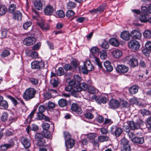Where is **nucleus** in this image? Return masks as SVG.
Returning <instances> with one entry per match:
<instances>
[{
	"mask_svg": "<svg viewBox=\"0 0 151 151\" xmlns=\"http://www.w3.org/2000/svg\"><path fill=\"white\" fill-rule=\"evenodd\" d=\"M51 134L50 132L47 130H44L42 134L37 133L35 136V138L37 141V143L40 146H43L45 144L46 141L45 138H48L50 137Z\"/></svg>",
	"mask_w": 151,
	"mask_h": 151,
	"instance_id": "obj_1",
	"label": "nucleus"
},
{
	"mask_svg": "<svg viewBox=\"0 0 151 151\" xmlns=\"http://www.w3.org/2000/svg\"><path fill=\"white\" fill-rule=\"evenodd\" d=\"M88 88L87 85L84 83H80L76 86H74L72 91V94L76 97H77L78 96V92L82 90L86 91Z\"/></svg>",
	"mask_w": 151,
	"mask_h": 151,
	"instance_id": "obj_2",
	"label": "nucleus"
},
{
	"mask_svg": "<svg viewBox=\"0 0 151 151\" xmlns=\"http://www.w3.org/2000/svg\"><path fill=\"white\" fill-rule=\"evenodd\" d=\"M36 93L35 90L33 88H29L27 89L23 94V99L28 101L33 98Z\"/></svg>",
	"mask_w": 151,
	"mask_h": 151,
	"instance_id": "obj_3",
	"label": "nucleus"
},
{
	"mask_svg": "<svg viewBox=\"0 0 151 151\" xmlns=\"http://www.w3.org/2000/svg\"><path fill=\"white\" fill-rule=\"evenodd\" d=\"M80 70L83 73L87 74L88 71H91L94 69L93 66L89 60H87L84 63L83 65L79 67Z\"/></svg>",
	"mask_w": 151,
	"mask_h": 151,
	"instance_id": "obj_4",
	"label": "nucleus"
},
{
	"mask_svg": "<svg viewBox=\"0 0 151 151\" xmlns=\"http://www.w3.org/2000/svg\"><path fill=\"white\" fill-rule=\"evenodd\" d=\"M90 58L92 61L95 60L97 57L99 56V49L96 46L92 47L90 50Z\"/></svg>",
	"mask_w": 151,
	"mask_h": 151,
	"instance_id": "obj_5",
	"label": "nucleus"
},
{
	"mask_svg": "<svg viewBox=\"0 0 151 151\" xmlns=\"http://www.w3.org/2000/svg\"><path fill=\"white\" fill-rule=\"evenodd\" d=\"M130 35L133 40H140L142 36V34L139 29H135L131 32Z\"/></svg>",
	"mask_w": 151,
	"mask_h": 151,
	"instance_id": "obj_6",
	"label": "nucleus"
},
{
	"mask_svg": "<svg viewBox=\"0 0 151 151\" xmlns=\"http://www.w3.org/2000/svg\"><path fill=\"white\" fill-rule=\"evenodd\" d=\"M128 46L131 49L137 50L139 48L140 45L138 41L135 40H132L128 43Z\"/></svg>",
	"mask_w": 151,
	"mask_h": 151,
	"instance_id": "obj_7",
	"label": "nucleus"
},
{
	"mask_svg": "<svg viewBox=\"0 0 151 151\" xmlns=\"http://www.w3.org/2000/svg\"><path fill=\"white\" fill-rule=\"evenodd\" d=\"M36 41V39L32 37H29L25 38L23 43L24 45L27 46H29L34 44Z\"/></svg>",
	"mask_w": 151,
	"mask_h": 151,
	"instance_id": "obj_8",
	"label": "nucleus"
},
{
	"mask_svg": "<svg viewBox=\"0 0 151 151\" xmlns=\"http://www.w3.org/2000/svg\"><path fill=\"white\" fill-rule=\"evenodd\" d=\"M93 98L99 104H105L107 101V98L104 96H93Z\"/></svg>",
	"mask_w": 151,
	"mask_h": 151,
	"instance_id": "obj_9",
	"label": "nucleus"
},
{
	"mask_svg": "<svg viewBox=\"0 0 151 151\" xmlns=\"http://www.w3.org/2000/svg\"><path fill=\"white\" fill-rule=\"evenodd\" d=\"M54 9L50 5H47L44 9V12L45 15L51 16L54 13Z\"/></svg>",
	"mask_w": 151,
	"mask_h": 151,
	"instance_id": "obj_10",
	"label": "nucleus"
},
{
	"mask_svg": "<svg viewBox=\"0 0 151 151\" xmlns=\"http://www.w3.org/2000/svg\"><path fill=\"white\" fill-rule=\"evenodd\" d=\"M31 67L32 69H38L40 67H44L43 63L41 61H35L32 62L31 64Z\"/></svg>",
	"mask_w": 151,
	"mask_h": 151,
	"instance_id": "obj_11",
	"label": "nucleus"
},
{
	"mask_svg": "<svg viewBox=\"0 0 151 151\" xmlns=\"http://www.w3.org/2000/svg\"><path fill=\"white\" fill-rule=\"evenodd\" d=\"M111 132L116 137H119L122 132V129L120 128L113 127L111 128Z\"/></svg>",
	"mask_w": 151,
	"mask_h": 151,
	"instance_id": "obj_12",
	"label": "nucleus"
},
{
	"mask_svg": "<svg viewBox=\"0 0 151 151\" xmlns=\"http://www.w3.org/2000/svg\"><path fill=\"white\" fill-rule=\"evenodd\" d=\"M93 110V108L91 106L88 107V108L86 109V111L84 114V116L86 118L88 119H92L93 117V115L92 114Z\"/></svg>",
	"mask_w": 151,
	"mask_h": 151,
	"instance_id": "obj_13",
	"label": "nucleus"
},
{
	"mask_svg": "<svg viewBox=\"0 0 151 151\" xmlns=\"http://www.w3.org/2000/svg\"><path fill=\"white\" fill-rule=\"evenodd\" d=\"M119 103L118 101L114 99H111L109 103V106L112 109H114L119 107Z\"/></svg>",
	"mask_w": 151,
	"mask_h": 151,
	"instance_id": "obj_14",
	"label": "nucleus"
},
{
	"mask_svg": "<svg viewBox=\"0 0 151 151\" xmlns=\"http://www.w3.org/2000/svg\"><path fill=\"white\" fill-rule=\"evenodd\" d=\"M20 141L24 147L26 148H28L30 147L31 146L30 142L26 137H21Z\"/></svg>",
	"mask_w": 151,
	"mask_h": 151,
	"instance_id": "obj_15",
	"label": "nucleus"
},
{
	"mask_svg": "<svg viewBox=\"0 0 151 151\" xmlns=\"http://www.w3.org/2000/svg\"><path fill=\"white\" fill-rule=\"evenodd\" d=\"M111 55L114 58L118 59L122 56V53L120 50L117 49L112 51Z\"/></svg>",
	"mask_w": 151,
	"mask_h": 151,
	"instance_id": "obj_16",
	"label": "nucleus"
},
{
	"mask_svg": "<svg viewBox=\"0 0 151 151\" xmlns=\"http://www.w3.org/2000/svg\"><path fill=\"white\" fill-rule=\"evenodd\" d=\"M120 37L122 39L126 41H128L130 40L131 36L128 31H124L121 33Z\"/></svg>",
	"mask_w": 151,
	"mask_h": 151,
	"instance_id": "obj_17",
	"label": "nucleus"
},
{
	"mask_svg": "<svg viewBox=\"0 0 151 151\" xmlns=\"http://www.w3.org/2000/svg\"><path fill=\"white\" fill-rule=\"evenodd\" d=\"M71 110L78 114L82 113V110L81 108L76 104H73L71 105Z\"/></svg>",
	"mask_w": 151,
	"mask_h": 151,
	"instance_id": "obj_18",
	"label": "nucleus"
},
{
	"mask_svg": "<svg viewBox=\"0 0 151 151\" xmlns=\"http://www.w3.org/2000/svg\"><path fill=\"white\" fill-rule=\"evenodd\" d=\"M116 71L119 73H126L128 70V68L124 65H118L116 68Z\"/></svg>",
	"mask_w": 151,
	"mask_h": 151,
	"instance_id": "obj_19",
	"label": "nucleus"
},
{
	"mask_svg": "<svg viewBox=\"0 0 151 151\" xmlns=\"http://www.w3.org/2000/svg\"><path fill=\"white\" fill-rule=\"evenodd\" d=\"M75 140L73 139H70L65 141V145L67 149H70L74 145Z\"/></svg>",
	"mask_w": 151,
	"mask_h": 151,
	"instance_id": "obj_20",
	"label": "nucleus"
},
{
	"mask_svg": "<svg viewBox=\"0 0 151 151\" xmlns=\"http://www.w3.org/2000/svg\"><path fill=\"white\" fill-rule=\"evenodd\" d=\"M128 124L129 126L131 129L132 130H135L139 129L140 127V125L138 123H135L133 121H130L128 122Z\"/></svg>",
	"mask_w": 151,
	"mask_h": 151,
	"instance_id": "obj_21",
	"label": "nucleus"
},
{
	"mask_svg": "<svg viewBox=\"0 0 151 151\" xmlns=\"http://www.w3.org/2000/svg\"><path fill=\"white\" fill-rule=\"evenodd\" d=\"M149 18L150 16L148 13H146V14H141L139 19L141 22L145 23L148 21Z\"/></svg>",
	"mask_w": 151,
	"mask_h": 151,
	"instance_id": "obj_22",
	"label": "nucleus"
},
{
	"mask_svg": "<svg viewBox=\"0 0 151 151\" xmlns=\"http://www.w3.org/2000/svg\"><path fill=\"white\" fill-rule=\"evenodd\" d=\"M121 148L130 147L129 141L125 138H123L121 139Z\"/></svg>",
	"mask_w": 151,
	"mask_h": 151,
	"instance_id": "obj_23",
	"label": "nucleus"
},
{
	"mask_svg": "<svg viewBox=\"0 0 151 151\" xmlns=\"http://www.w3.org/2000/svg\"><path fill=\"white\" fill-rule=\"evenodd\" d=\"M104 65L108 72L111 71L113 69L112 66L111 65L110 62L108 61H106L104 63Z\"/></svg>",
	"mask_w": 151,
	"mask_h": 151,
	"instance_id": "obj_24",
	"label": "nucleus"
},
{
	"mask_svg": "<svg viewBox=\"0 0 151 151\" xmlns=\"http://www.w3.org/2000/svg\"><path fill=\"white\" fill-rule=\"evenodd\" d=\"M129 64L132 67H134L138 65V61L137 59L132 57L129 61Z\"/></svg>",
	"mask_w": 151,
	"mask_h": 151,
	"instance_id": "obj_25",
	"label": "nucleus"
},
{
	"mask_svg": "<svg viewBox=\"0 0 151 151\" xmlns=\"http://www.w3.org/2000/svg\"><path fill=\"white\" fill-rule=\"evenodd\" d=\"M132 142L134 143L142 144L144 142V138L143 137H135L132 139Z\"/></svg>",
	"mask_w": 151,
	"mask_h": 151,
	"instance_id": "obj_26",
	"label": "nucleus"
},
{
	"mask_svg": "<svg viewBox=\"0 0 151 151\" xmlns=\"http://www.w3.org/2000/svg\"><path fill=\"white\" fill-rule=\"evenodd\" d=\"M22 16V13L19 11H17L14 14L13 18L17 20H21Z\"/></svg>",
	"mask_w": 151,
	"mask_h": 151,
	"instance_id": "obj_27",
	"label": "nucleus"
},
{
	"mask_svg": "<svg viewBox=\"0 0 151 151\" xmlns=\"http://www.w3.org/2000/svg\"><path fill=\"white\" fill-rule=\"evenodd\" d=\"M7 11V9L4 5H0V16L4 15Z\"/></svg>",
	"mask_w": 151,
	"mask_h": 151,
	"instance_id": "obj_28",
	"label": "nucleus"
},
{
	"mask_svg": "<svg viewBox=\"0 0 151 151\" xmlns=\"http://www.w3.org/2000/svg\"><path fill=\"white\" fill-rule=\"evenodd\" d=\"M34 5L36 9L40 10L42 9V4L40 0H37L34 2Z\"/></svg>",
	"mask_w": 151,
	"mask_h": 151,
	"instance_id": "obj_29",
	"label": "nucleus"
},
{
	"mask_svg": "<svg viewBox=\"0 0 151 151\" xmlns=\"http://www.w3.org/2000/svg\"><path fill=\"white\" fill-rule=\"evenodd\" d=\"M107 5L105 4H102L101 5L99 6L97 9H93V12H94V13H97V12H101L103 11L105 8L106 7Z\"/></svg>",
	"mask_w": 151,
	"mask_h": 151,
	"instance_id": "obj_30",
	"label": "nucleus"
},
{
	"mask_svg": "<svg viewBox=\"0 0 151 151\" xmlns=\"http://www.w3.org/2000/svg\"><path fill=\"white\" fill-rule=\"evenodd\" d=\"M138 87L136 85H133L129 89V92L132 94L136 93L138 91Z\"/></svg>",
	"mask_w": 151,
	"mask_h": 151,
	"instance_id": "obj_31",
	"label": "nucleus"
},
{
	"mask_svg": "<svg viewBox=\"0 0 151 151\" xmlns=\"http://www.w3.org/2000/svg\"><path fill=\"white\" fill-rule=\"evenodd\" d=\"M109 43L112 45L115 46H118L119 44V43L118 40L116 38H111L109 41Z\"/></svg>",
	"mask_w": 151,
	"mask_h": 151,
	"instance_id": "obj_32",
	"label": "nucleus"
},
{
	"mask_svg": "<svg viewBox=\"0 0 151 151\" xmlns=\"http://www.w3.org/2000/svg\"><path fill=\"white\" fill-rule=\"evenodd\" d=\"M42 113H37L38 118L40 120L43 119L46 121H49L50 120L49 118L47 116L44 115Z\"/></svg>",
	"mask_w": 151,
	"mask_h": 151,
	"instance_id": "obj_33",
	"label": "nucleus"
},
{
	"mask_svg": "<svg viewBox=\"0 0 151 151\" xmlns=\"http://www.w3.org/2000/svg\"><path fill=\"white\" fill-rule=\"evenodd\" d=\"M67 7L68 9H73L76 7V4L72 1H69L67 3Z\"/></svg>",
	"mask_w": 151,
	"mask_h": 151,
	"instance_id": "obj_34",
	"label": "nucleus"
},
{
	"mask_svg": "<svg viewBox=\"0 0 151 151\" xmlns=\"http://www.w3.org/2000/svg\"><path fill=\"white\" fill-rule=\"evenodd\" d=\"M13 144H6L1 145V149L3 150H5L8 148L13 147Z\"/></svg>",
	"mask_w": 151,
	"mask_h": 151,
	"instance_id": "obj_35",
	"label": "nucleus"
},
{
	"mask_svg": "<svg viewBox=\"0 0 151 151\" xmlns=\"http://www.w3.org/2000/svg\"><path fill=\"white\" fill-rule=\"evenodd\" d=\"M88 90L90 93L92 94L97 93L99 91V90L93 86H90L88 87Z\"/></svg>",
	"mask_w": 151,
	"mask_h": 151,
	"instance_id": "obj_36",
	"label": "nucleus"
},
{
	"mask_svg": "<svg viewBox=\"0 0 151 151\" xmlns=\"http://www.w3.org/2000/svg\"><path fill=\"white\" fill-rule=\"evenodd\" d=\"M58 104L60 106L63 107L67 105V102L65 100L61 99L58 101Z\"/></svg>",
	"mask_w": 151,
	"mask_h": 151,
	"instance_id": "obj_37",
	"label": "nucleus"
},
{
	"mask_svg": "<svg viewBox=\"0 0 151 151\" xmlns=\"http://www.w3.org/2000/svg\"><path fill=\"white\" fill-rule=\"evenodd\" d=\"M8 117V113L6 112H4L2 113L1 117V119L2 121L5 122L7 120Z\"/></svg>",
	"mask_w": 151,
	"mask_h": 151,
	"instance_id": "obj_38",
	"label": "nucleus"
},
{
	"mask_svg": "<svg viewBox=\"0 0 151 151\" xmlns=\"http://www.w3.org/2000/svg\"><path fill=\"white\" fill-rule=\"evenodd\" d=\"M147 62L148 63L150 62V60L148 59L145 60H141L139 63V65L142 67L145 68L147 65Z\"/></svg>",
	"mask_w": 151,
	"mask_h": 151,
	"instance_id": "obj_39",
	"label": "nucleus"
},
{
	"mask_svg": "<svg viewBox=\"0 0 151 151\" xmlns=\"http://www.w3.org/2000/svg\"><path fill=\"white\" fill-rule=\"evenodd\" d=\"M8 105L7 102L5 100H3L0 103V107L2 108L6 109L8 107Z\"/></svg>",
	"mask_w": 151,
	"mask_h": 151,
	"instance_id": "obj_40",
	"label": "nucleus"
},
{
	"mask_svg": "<svg viewBox=\"0 0 151 151\" xmlns=\"http://www.w3.org/2000/svg\"><path fill=\"white\" fill-rule=\"evenodd\" d=\"M143 35L145 38L150 39L151 37V32L150 30H146L143 33Z\"/></svg>",
	"mask_w": 151,
	"mask_h": 151,
	"instance_id": "obj_41",
	"label": "nucleus"
},
{
	"mask_svg": "<svg viewBox=\"0 0 151 151\" xmlns=\"http://www.w3.org/2000/svg\"><path fill=\"white\" fill-rule=\"evenodd\" d=\"M16 5L14 4H12L10 5L9 9L8 11L10 13H14L15 10Z\"/></svg>",
	"mask_w": 151,
	"mask_h": 151,
	"instance_id": "obj_42",
	"label": "nucleus"
},
{
	"mask_svg": "<svg viewBox=\"0 0 151 151\" xmlns=\"http://www.w3.org/2000/svg\"><path fill=\"white\" fill-rule=\"evenodd\" d=\"M7 97L11 101L14 106H16L18 104L17 100L14 97L10 95L7 96Z\"/></svg>",
	"mask_w": 151,
	"mask_h": 151,
	"instance_id": "obj_43",
	"label": "nucleus"
},
{
	"mask_svg": "<svg viewBox=\"0 0 151 151\" xmlns=\"http://www.w3.org/2000/svg\"><path fill=\"white\" fill-rule=\"evenodd\" d=\"M99 61V59L97 58H96L95 60L92 61L94 63L96 64L100 69L102 70L103 68V66L101 63Z\"/></svg>",
	"mask_w": 151,
	"mask_h": 151,
	"instance_id": "obj_44",
	"label": "nucleus"
},
{
	"mask_svg": "<svg viewBox=\"0 0 151 151\" xmlns=\"http://www.w3.org/2000/svg\"><path fill=\"white\" fill-rule=\"evenodd\" d=\"M56 14L59 17L63 18L65 16V14L62 10H58L56 12Z\"/></svg>",
	"mask_w": 151,
	"mask_h": 151,
	"instance_id": "obj_45",
	"label": "nucleus"
},
{
	"mask_svg": "<svg viewBox=\"0 0 151 151\" xmlns=\"http://www.w3.org/2000/svg\"><path fill=\"white\" fill-rule=\"evenodd\" d=\"M9 54L10 52L9 50H5L2 51L1 56L2 58H4L7 57Z\"/></svg>",
	"mask_w": 151,
	"mask_h": 151,
	"instance_id": "obj_46",
	"label": "nucleus"
},
{
	"mask_svg": "<svg viewBox=\"0 0 151 151\" xmlns=\"http://www.w3.org/2000/svg\"><path fill=\"white\" fill-rule=\"evenodd\" d=\"M100 58L101 59L105 60L107 57L106 52L105 50H102L100 52Z\"/></svg>",
	"mask_w": 151,
	"mask_h": 151,
	"instance_id": "obj_47",
	"label": "nucleus"
},
{
	"mask_svg": "<svg viewBox=\"0 0 151 151\" xmlns=\"http://www.w3.org/2000/svg\"><path fill=\"white\" fill-rule=\"evenodd\" d=\"M29 81L33 85H36L38 83V80L37 79L33 78H29Z\"/></svg>",
	"mask_w": 151,
	"mask_h": 151,
	"instance_id": "obj_48",
	"label": "nucleus"
},
{
	"mask_svg": "<svg viewBox=\"0 0 151 151\" xmlns=\"http://www.w3.org/2000/svg\"><path fill=\"white\" fill-rule=\"evenodd\" d=\"M141 113L143 116L145 115H149L151 114V112L149 110L144 109H143L140 110Z\"/></svg>",
	"mask_w": 151,
	"mask_h": 151,
	"instance_id": "obj_49",
	"label": "nucleus"
},
{
	"mask_svg": "<svg viewBox=\"0 0 151 151\" xmlns=\"http://www.w3.org/2000/svg\"><path fill=\"white\" fill-rule=\"evenodd\" d=\"M32 24V22L30 21H27L24 23L23 25L24 29H27Z\"/></svg>",
	"mask_w": 151,
	"mask_h": 151,
	"instance_id": "obj_50",
	"label": "nucleus"
},
{
	"mask_svg": "<svg viewBox=\"0 0 151 151\" xmlns=\"http://www.w3.org/2000/svg\"><path fill=\"white\" fill-rule=\"evenodd\" d=\"M64 71L63 68L59 67L56 71V74L59 76H62L64 74Z\"/></svg>",
	"mask_w": 151,
	"mask_h": 151,
	"instance_id": "obj_51",
	"label": "nucleus"
},
{
	"mask_svg": "<svg viewBox=\"0 0 151 151\" xmlns=\"http://www.w3.org/2000/svg\"><path fill=\"white\" fill-rule=\"evenodd\" d=\"M98 139L101 142H103L108 140V137L107 136H101L98 137Z\"/></svg>",
	"mask_w": 151,
	"mask_h": 151,
	"instance_id": "obj_52",
	"label": "nucleus"
},
{
	"mask_svg": "<svg viewBox=\"0 0 151 151\" xmlns=\"http://www.w3.org/2000/svg\"><path fill=\"white\" fill-rule=\"evenodd\" d=\"M7 30L6 29H4L2 30L1 33L0 34V37L1 38H5L7 34Z\"/></svg>",
	"mask_w": 151,
	"mask_h": 151,
	"instance_id": "obj_53",
	"label": "nucleus"
},
{
	"mask_svg": "<svg viewBox=\"0 0 151 151\" xmlns=\"http://www.w3.org/2000/svg\"><path fill=\"white\" fill-rule=\"evenodd\" d=\"M75 14L74 12L71 10H69L66 13V16L68 18H70L73 16Z\"/></svg>",
	"mask_w": 151,
	"mask_h": 151,
	"instance_id": "obj_54",
	"label": "nucleus"
},
{
	"mask_svg": "<svg viewBox=\"0 0 151 151\" xmlns=\"http://www.w3.org/2000/svg\"><path fill=\"white\" fill-rule=\"evenodd\" d=\"M73 80L76 81L77 84H79L81 80V78L79 75H76L74 76Z\"/></svg>",
	"mask_w": 151,
	"mask_h": 151,
	"instance_id": "obj_55",
	"label": "nucleus"
},
{
	"mask_svg": "<svg viewBox=\"0 0 151 151\" xmlns=\"http://www.w3.org/2000/svg\"><path fill=\"white\" fill-rule=\"evenodd\" d=\"M101 46L102 48L107 49L109 47V44L107 42L104 40L102 42Z\"/></svg>",
	"mask_w": 151,
	"mask_h": 151,
	"instance_id": "obj_56",
	"label": "nucleus"
},
{
	"mask_svg": "<svg viewBox=\"0 0 151 151\" xmlns=\"http://www.w3.org/2000/svg\"><path fill=\"white\" fill-rule=\"evenodd\" d=\"M64 139L66 141L71 138V135L69 133L67 132H65L64 133Z\"/></svg>",
	"mask_w": 151,
	"mask_h": 151,
	"instance_id": "obj_57",
	"label": "nucleus"
},
{
	"mask_svg": "<svg viewBox=\"0 0 151 151\" xmlns=\"http://www.w3.org/2000/svg\"><path fill=\"white\" fill-rule=\"evenodd\" d=\"M98 140H93L92 141V143L93 146L95 148L96 147H99V143Z\"/></svg>",
	"mask_w": 151,
	"mask_h": 151,
	"instance_id": "obj_58",
	"label": "nucleus"
},
{
	"mask_svg": "<svg viewBox=\"0 0 151 151\" xmlns=\"http://www.w3.org/2000/svg\"><path fill=\"white\" fill-rule=\"evenodd\" d=\"M42 126L44 130H47L50 128V125L48 123H44L42 124Z\"/></svg>",
	"mask_w": 151,
	"mask_h": 151,
	"instance_id": "obj_59",
	"label": "nucleus"
},
{
	"mask_svg": "<svg viewBox=\"0 0 151 151\" xmlns=\"http://www.w3.org/2000/svg\"><path fill=\"white\" fill-rule=\"evenodd\" d=\"M119 103V104L121 105L123 107H127L128 105V103L127 101L123 100H121Z\"/></svg>",
	"mask_w": 151,
	"mask_h": 151,
	"instance_id": "obj_60",
	"label": "nucleus"
},
{
	"mask_svg": "<svg viewBox=\"0 0 151 151\" xmlns=\"http://www.w3.org/2000/svg\"><path fill=\"white\" fill-rule=\"evenodd\" d=\"M44 98L46 99H50L52 97V95L51 93L50 92H46L44 94Z\"/></svg>",
	"mask_w": 151,
	"mask_h": 151,
	"instance_id": "obj_61",
	"label": "nucleus"
},
{
	"mask_svg": "<svg viewBox=\"0 0 151 151\" xmlns=\"http://www.w3.org/2000/svg\"><path fill=\"white\" fill-rule=\"evenodd\" d=\"M123 130L126 132H128L131 129L129 124L128 125H125L123 126Z\"/></svg>",
	"mask_w": 151,
	"mask_h": 151,
	"instance_id": "obj_62",
	"label": "nucleus"
},
{
	"mask_svg": "<svg viewBox=\"0 0 151 151\" xmlns=\"http://www.w3.org/2000/svg\"><path fill=\"white\" fill-rule=\"evenodd\" d=\"M96 136V134L94 133L88 134L87 135V137L89 139H93Z\"/></svg>",
	"mask_w": 151,
	"mask_h": 151,
	"instance_id": "obj_63",
	"label": "nucleus"
},
{
	"mask_svg": "<svg viewBox=\"0 0 151 151\" xmlns=\"http://www.w3.org/2000/svg\"><path fill=\"white\" fill-rule=\"evenodd\" d=\"M145 48L151 51V42L149 41H147L145 43Z\"/></svg>",
	"mask_w": 151,
	"mask_h": 151,
	"instance_id": "obj_64",
	"label": "nucleus"
}]
</instances>
